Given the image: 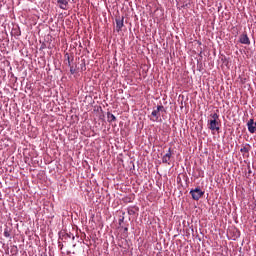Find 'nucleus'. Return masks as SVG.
Wrapping results in <instances>:
<instances>
[{"mask_svg":"<svg viewBox=\"0 0 256 256\" xmlns=\"http://www.w3.org/2000/svg\"><path fill=\"white\" fill-rule=\"evenodd\" d=\"M212 119L208 121V129L210 131H219V114H211Z\"/></svg>","mask_w":256,"mask_h":256,"instance_id":"nucleus-1","label":"nucleus"},{"mask_svg":"<svg viewBox=\"0 0 256 256\" xmlns=\"http://www.w3.org/2000/svg\"><path fill=\"white\" fill-rule=\"evenodd\" d=\"M161 113H165V107L163 105L157 106V109H154L150 116V121H153V123H157L159 121V118L161 117Z\"/></svg>","mask_w":256,"mask_h":256,"instance_id":"nucleus-2","label":"nucleus"},{"mask_svg":"<svg viewBox=\"0 0 256 256\" xmlns=\"http://www.w3.org/2000/svg\"><path fill=\"white\" fill-rule=\"evenodd\" d=\"M190 195H192V199H194V201H199L201 197L205 195V192L200 188H195L190 191Z\"/></svg>","mask_w":256,"mask_h":256,"instance_id":"nucleus-3","label":"nucleus"},{"mask_svg":"<svg viewBox=\"0 0 256 256\" xmlns=\"http://www.w3.org/2000/svg\"><path fill=\"white\" fill-rule=\"evenodd\" d=\"M58 7L60 9H63L64 11H67L69 9V0H57Z\"/></svg>","mask_w":256,"mask_h":256,"instance_id":"nucleus-4","label":"nucleus"},{"mask_svg":"<svg viewBox=\"0 0 256 256\" xmlns=\"http://www.w3.org/2000/svg\"><path fill=\"white\" fill-rule=\"evenodd\" d=\"M239 41L242 43V45H251V41L249 40L247 33L240 35Z\"/></svg>","mask_w":256,"mask_h":256,"instance_id":"nucleus-5","label":"nucleus"},{"mask_svg":"<svg viewBox=\"0 0 256 256\" xmlns=\"http://www.w3.org/2000/svg\"><path fill=\"white\" fill-rule=\"evenodd\" d=\"M247 127H248L249 133H255V131H256V122L253 119H250L247 122Z\"/></svg>","mask_w":256,"mask_h":256,"instance_id":"nucleus-6","label":"nucleus"},{"mask_svg":"<svg viewBox=\"0 0 256 256\" xmlns=\"http://www.w3.org/2000/svg\"><path fill=\"white\" fill-rule=\"evenodd\" d=\"M171 155H173V152L171 151V148H169L168 152L162 158V163H168V165H170Z\"/></svg>","mask_w":256,"mask_h":256,"instance_id":"nucleus-7","label":"nucleus"},{"mask_svg":"<svg viewBox=\"0 0 256 256\" xmlns=\"http://www.w3.org/2000/svg\"><path fill=\"white\" fill-rule=\"evenodd\" d=\"M124 17L122 18H116V31L119 33V31H121V29H123V21H124Z\"/></svg>","mask_w":256,"mask_h":256,"instance_id":"nucleus-8","label":"nucleus"},{"mask_svg":"<svg viewBox=\"0 0 256 256\" xmlns=\"http://www.w3.org/2000/svg\"><path fill=\"white\" fill-rule=\"evenodd\" d=\"M107 119H108V123H113L117 121V117H115V115H113L111 112L107 113Z\"/></svg>","mask_w":256,"mask_h":256,"instance_id":"nucleus-9","label":"nucleus"},{"mask_svg":"<svg viewBox=\"0 0 256 256\" xmlns=\"http://www.w3.org/2000/svg\"><path fill=\"white\" fill-rule=\"evenodd\" d=\"M66 58L68 67H71V56H69V54H66Z\"/></svg>","mask_w":256,"mask_h":256,"instance_id":"nucleus-10","label":"nucleus"},{"mask_svg":"<svg viewBox=\"0 0 256 256\" xmlns=\"http://www.w3.org/2000/svg\"><path fill=\"white\" fill-rule=\"evenodd\" d=\"M4 237H7V238L11 237V234L9 233V229L4 230Z\"/></svg>","mask_w":256,"mask_h":256,"instance_id":"nucleus-11","label":"nucleus"},{"mask_svg":"<svg viewBox=\"0 0 256 256\" xmlns=\"http://www.w3.org/2000/svg\"><path fill=\"white\" fill-rule=\"evenodd\" d=\"M241 153H249V148H247V147H243V148H241Z\"/></svg>","mask_w":256,"mask_h":256,"instance_id":"nucleus-12","label":"nucleus"},{"mask_svg":"<svg viewBox=\"0 0 256 256\" xmlns=\"http://www.w3.org/2000/svg\"><path fill=\"white\" fill-rule=\"evenodd\" d=\"M70 73L71 75H75V69L73 68V66H70Z\"/></svg>","mask_w":256,"mask_h":256,"instance_id":"nucleus-13","label":"nucleus"},{"mask_svg":"<svg viewBox=\"0 0 256 256\" xmlns=\"http://www.w3.org/2000/svg\"><path fill=\"white\" fill-rule=\"evenodd\" d=\"M253 172L251 171V167L248 166V175H251Z\"/></svg>","mask_w":256,"mask_h":256,"instance_id":"nucleus-14","label":"nucleus"}]
</instances>
